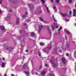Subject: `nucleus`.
Here are the masks:
<instances>
[{"label": "nucleus", "mask_w": 76, "mask_h": 76, "mask_svg": "<svg viewBox=\"0 0 76 76\" xmlns=\"http://www.w3.org/2000/svg\"><path fill=\"white\" fill-rule=\"evenodd\" d=\"M57 23H54V25H52V30H54V28H55V27L54 26H56V28H58V27L57 26Z\"/></svg>", "instance_id": "1"}, {"label": "nucleus", "mask_w": 76, "mask_h": 76, "mask_svg": "<svg viewBox=\"0 0 76 76\" xmlns=\"http://www.w3.org/2000/svg\"><path fill=\"white\" fill-rule=\"evenodd\" d=\"M29 6L31 9V11L34 10V6L32 4H29Z\"/></svg>", "instance_id": "2"}, {"label": "nucleus", "mask_w": 76, "mask_h": 76, "mask_svg": "<svg viewBox=\"0 0 76 76\" xmlns=\"http://www.w3.org/2000/svg\"><path fill=\"white\" fill-rule=\"evenodd\" d=\"M50 63H52L53 67H55V66H56L57 65V64H54V63H53V61L52 60H50Z\"/></svg>", "instance_id": "3"}, {"label": "nucleus", "mask_w": 76, "mask_h": 76, "mask_svg": "<svg viewBox=\"0 0 76 76\" xmlns=\"http://www.w3.org/2000/svg\"><path fill=\"white\" fill-rule=\"evenodd\" d=\"M43 28V26L40 25L39 26V28L38 31L39 32H40V31H41V29H42Z\"/></svg>", "instance_id": "4"}, {"label": "nucleus", "mask_w": 76, "mask_h": 76, "mask_svg": "<svg viewBox=\"0 0 76 76\" xmlns=\"http://www.w3.org/2000/svg\"><path fill=\"white\" fill-rule=\"evenodd\" d=\"M25 14L26 15H23L22 16V17L23 18H26V15H28V12H25Z\"/></svg>", "instance_id": "5"}, {"label": "nucleus", "mask_w": 76, "mask_h": 76, "mask_svg": "<svg viewBox=\"0 0 76 76\" xmlns=\"http://www.w3.org/2000/svg\"><path fill=\"white\" fill-rule=\"evenodd\" d=\"M10 15H9L7 17V18H6V20H10Z\"/></svg>", "instance_id": "6"}, {"label": "nucleus", "mask_w": 76, "mask_h": 76, "mask_svg": "<svg viewBox=\"0 0 76 76\" xmlns=\"http://www.w3.org/2000/svg\"><path fill=\"white\" fill-rule=\"evenodd\" d=\"M0 29H1V30H2V31H3V32H4L5 30V29H4V27L0 26Z\"/></svg>", "instance_id": "7"}, {"label": "nucleus", "mask_w": 76, "mask_h": 76, "mask_svg": "<svg viewBox=\"0 0 76 76\" xmlns=\"http://www.w3.org/2000/svg\"><path fill=\"white\" fill-rule=\"evenodd\" d=\"M73 16H75V15L76 13V9L73 10Z\"/></svg>", "instance_id": "8"}, {"label": "nucleus", "mask_w": 76, "mask_h": 76, "mask_svg": "<svg viewBox=\"0 0 76 76\" xmlns=\"http://www.w3.org/2000/svg\"><path fill=\"white\" fill-rule=\"evenodd\" d=\"M61 60L62 63H64V64H66V62H65V59H64L63 58H62Z\"/></svg>", "instance_id": "9"}, {"label": "nucleus", "mask_w": 76, "mask_h": 76, "mask_svg": "<svg viewBox=\"0 0 76 76\" xmlns=\"http://www.w3.org/2000/svg\"><path fill=\"white\" fill-rule=\"evenodd\" d=\"M41 75L42 76H44L45 75V71L42 72L41 73Z\"/></svg>", "instance_id": "10"}, {"label": "nucleus", "mask_w": 76, "mask_h": 76, "mask_svg": "<svg viewBox=\"0 0 76 76\" xmlns=\"http://www.w3.org/2000/svg\"><path fill=\"white\" fill-rule=\"evenodd\" d=\"M7 50H9V51H12L13 50V48H7Z\"/></svg>", "instance_id": "11"}, {"label": "nucleus", "mask_w": 76, "mask_h": 76, "mask_svg": "<svg viewBox=\"0 0 76 76\" xmlns=\"http://www.w3.org/2000/svg\"><path fill=\"white\" fill-rule=\"evenodd\" d=\"M61 15H62L64 17L65 16H66L67 14L66 13L63 14V13H61Z\"/></svg>", "instance_id": "12"}, {"label": "nucleus", "mask_w": 76, "mask_h": 76, "mask_svg": "<svg viewBox=\"0 0 76 76\" xmlns=\"http://www.w3.org/2000/svg\"><path fill=\"white\" fill-rule=\"evenodd\" d=\"M19 19L18 18H17V21L16 22V24L17 25V24H18L19 23Z\"/></svg>", "instance_id": "13"}, {"label": "nucleus", "mask_w": 76, "mask_h": 76, "mask_svg": "<svg viewBox=\"0 0 76 76\" xmlns=\"http://www.w3.org/2000/svg\"><path fill=\"white\" fill-rule=\"evenodd\" d=\"M53 9H54L55 12H57V9H56V6H53Z\"/></svg>", "instance_id": "14"}, {"label": "nucleus", "mask_w": 76, "mask_h": 76, "mask_svg": "<svg viewBox=\"0 0 76 76\" xmlns=\"http://www.w3.org/2000/svg\"><path fill=\"white\" fill-rule=\"evenodd\" d=\"M5 64H4V62H2V67H4L5 66Z\"/></svg>", "instance_id": "15"}, {"label": "nucleus", "mask_w": 76, "mask_h": 76, "mask_svg": "<svg viewBox=\"0 0 76 76\" xmlns=\"http://www.w3.org/2000/svg\"><path fill=\"white\" fill-rule=\"evenodd\" d=\"M49 31V33L50 34H51V30H50V27H47Z\"/></svg>", "instance_id": "16"}, {"label": "nucleus", "mask_w": 76, "mask_h": 76, "mask_svg": "<svg viewBox=\"0 0 76 76\" xmlns=\"http://www.w3.org/2000/svg\"><path fill=\"white\" fill-rule=\"evenodd\" d=\"M34 35L35 34L34 33H31L30 34V36H31V37H32V36H34Z\"/></svg>", "instance_id": "17"}, {"label": "nucleus", "mask_w": 76, "mask_h": 76, "mask_svg": "<svg viewBox=\"0 0 76 76\" xmlns=\"http://www.w3.org/2000/svg\"><path fill=\"white\" fill-rule=\"evenodd\" d=\"M51 45H50V46H48V48L49 50H51Z\"/></svg>", "instance_id": "18"}, {"label": "nucleus", "mask_w": 76, "mask_h": 76, "mask_svg": "<svg viewBox=\"0 0 76 76\" xmlns=\"http://www.w3.org/2000/svg\"><path fill=\"white\" fill-rule=\"evenodd\" d=\"M25 73L27 75H29V72H25Z\"/></svg>", "instance_id": "19"}, {"label": "nucleus", "mask_w": 76, "mask_h": 76, "mask_svg": "<svg viewBox=\"0 0 76 76\" xmlns=\"http://www.w3.org/2000/svg\"><path fill=\"white\" fill-rule=\"evenodd\" d=\"M66 32L67 34H70V32H69V31L68 30H67L66 31Z\"/></svg>", "instance_id": "20"}, {"label": "nucleus", "mask_w": 76, "mask_h": 76, "mask_svg": "<svg viewBox=\"0 0 76 76\" xmlns=\"http://www.w3.org/2000/svg\"><path fill=\"white\" fill-rule=\"evenodd\" d=\"M39 44L41 46H42V45H44V44L43 43H40Z\"/></svg>", "instance_id": "21"}, {"label": "nucleus", "mask_w": 76, "mask_h": 76, "mask_svg": "<svg viewBox=\"0 0 76 76\" xmlns=\"http://www.w3.org/2000/svg\"><path fill=\"white\" fill-rule=\"evenodd\" d=\"M56 2L57 4H58V3H59V0H56Z\"/></svg>", "instance_id": "22"}, {"label": "nucleus", "mask_w": 76, "mask_h": 76, "mask_svg": "<svg viewBox=\"0 0 76 76\" xmlns=\"http://www.w3.org/2000/svg\"><path fill=\"white\" fill-rule=\"evenodd\" d=\"M72 11H69V15H72Z\"/></svg>", "instance_id": "23"}, {"label": "nucleus", "mask_w": 76, "mask_h": 76, "mask_svg": "<svg viewBox=\"0 0 76 76\" xmlns=\"http://www.w3.org/2000/svg\"><path fill=\"white\" fill-rule=\"evenodd\" d=\"M46 9L48 12H50V11H49V10L48 8V7H46Z\"/></svg>", "instance_id": "24"}, {"label": "nucleus", "mask_w": 76, "mask_h": 76, "mask_svg": "<svg viewBox=\"0 0 76 76\" xmlns=\"http://www.w3.org/2000/svg\"><path fill=\"white\" fill-rule=\"evenodd\" d=\"M69 3H72V0H69Z\"/></svg>", "instance_id": "25"}, {"label": "nucleus", "mask_w": 76, "mask_h": 76, "mask_svg": "<svg viewBox=\"0 0 76 76\" xmlns=\"http://www.w3.org/2000/svg\"><path fill=\"white\" fill-rule=\"evenodd\" d=\"M62 29V28L61 27H60V28H59V29H58L59 31H61V30Z\"/></svg>", "instance_id": "26"}, {"label": "nucleus", "mask_w": 76, "mask_h": 76, "mask_svg": "<svg viewBox=\"0 0 76 76\" xmlns=\"http://www.w3.org/2000/svg\"><path fill=\"white\" fill-rule=\"evenodd\" d=\"M40 20L41 21H43V19H42L41 17L40 18Z\"/></svg>", "instance_id": "27"}, {"label": "nucleus", "mask_w": 76, "mask_h": 76, "mask_svg": "<svg viewBox=\"0 0 76 76\" xmlns=\"http://www.w3.org/2000/svg\"><path fill=\"white\" fill-rule=\"evenodd\" d=\"M41 1H42V3H43V4H44L45 3L44 1L43 0H41Z\"/></svg>", "instance_id": "28"}, {"label": "nucleus", "mask_w": 76, "mask_h": 76, "mask_svg": "<svg viewBox=\"0 0 76 76\" xmlns=\"http://www.w3.org/2000/svg\"><path fill=\"white\" fill-rule=\"evenodd\" d=\"M26 66V64H25L23 66V68H25Z\"/></svg>", "instance_id": "29"}, {"label": "nucleus", "mask_w": 76, "mask_h": 76, "mask_svg": "<svg viewBox=\"0 0 76 76\" xmlns=\"http://www.w3.org/2000/svg\"><path fill=\"white\" fill-rule=\"evenodd\" d=\"M49 76H54V75L53 74H50Z\"/></svg>", "instance_id": "30"}, {"label": "nucleus", "mask_w": 76, "mask_h": 76, "mask_svg": "<svg viewBox=\"0 0 76 76\" xmlns=\"http://www.w3.org/2000/svg\"><path fill=\"white\" fill-rule=\"evenodd\" d=\"M53 20L55 22L57 23V21L55 19V18H53Z\"/></svg>", "instance_id": "31"}, {"label": "nucleus", "mask_w": 76, "mask_h": 76, "mask_svg": "<svg viewBox=\"0 0 76 76\" xmlns=\"http://www.w3.org/2000/svg\"><path fill=\"white\" fill-rule=\"evenodd\" d=\"M39 56H41V53L39 52Z\"/></svg>", "instance_id": "32"}, {"label": "nucleus", "mask_w": 76, "mask_h": 76, "mask_svg": "<svg viewBox=\"0 0 76 76\" xmlns=\"http://www.w3.org/2000/svg\"><path fill=\"white\" fill-rule=\"evenodd\" d=\"M66 56H69V53H66Z\"/></svg>", "instance_id": "33"}, {"label": "nucleus", "mask_w": 76, "mask_h": 76, "mask_svg": "<svg viewBox=\"0 0 76 76\" xmlns=\"http://www.w3.org/2000/svg\"><path fill=\"white\" fill-rule=\"evenodd\" d=\"M42 68V66H41L39 67V69H41Z\"/></svg>", "instance_id": "34"}, {"label": "nucleus", "mask_w": 76, "mask_h": 76, "mask_svg": "<svg viewBox=\"0 0 76 76\" xmlns=\"http://www.w3.org/2000/svg\"><path fill=\"white\" fill-rule=\"evenodd\" d=\"M45 66L46 67H47V66H48V64H45Z\"/></svg>", "instance_id": "35"}, {"label": "nucleus", "mask_w": 76, "mask_h": 76, "mask_svg": "<svg viewBox=\"0 0 76 76\" xmlns=\"http://www.w3.org/2000/svg\"><path fill=\"white\" fill-rule=\"evenodd\" d=\"M2 59H3V60L4 61L5 60V59H4V58H2Z\"/></svg>", "instance_id": "36"}, {"label": "nucleus", "mask_w": 76, "mask_h": 76, "mask_svg": "<svg viewBox=\"0 0 76 76\" xmlns=\"http://www.w3.org/2000/svg\"><path fill=\"white\" fill-rule=\"evenodd\" d=\"M10 12H12V10H10Z\"/></svg>", "instance_id": "37"}, {"label": "nucleus", "mask_w": 76, "mask_h": 76, "mask_svg": "<svg viewBox=\"0 0 76 76\" xmlns=\"http://www.w3.org/2000/svg\"><path fill=\"white\" fill-rule=\"evenodd\" d=\"M66 21H69V20H68V19H66Z\"/></svg>", "instance_id": "38"}, {"label": "nucleus", "mask_w": 76, "mask_h": 76, "mask_svg": "<svg viewBox=\"0 0 76 76\" xmlns=\"http://www.w3.org/2000/svg\"><path fill=\"white\" fill-rule=\"evenodd\" d=\"M2 2V0H1L0 1V4H1V3Z\"/></svg>", "instance_id": "39"}, {"label": "nucleus", "mask_w": 76, "mask_h": 76, "mask_svg": "<svg viewBox=\"0 0 76 76\" xmlns=\"http://www.w3.org/2000/svg\"><path fill=\"white\" fill-rule=\"evenodd\" d=\"M23 26H25L26 25V23H24L23 24Z\"/></svg>", "instance_id": "40"}, {"label": "nucleus", "mask_w": 76, "mask_h": 76, "mask_svg": "<svg viewBox=\"0 0 76 76\" xmlns=\"http://www.w3.org/2000/svg\"><path fill=\"white\" fill-rule=\"evenodd\" d=\"M62 50H59V52H61Z\"/></svg>", "instance_id": "41"}, {"label": "nucleus", "mask_w": 76, "mask_h": 76, "mask_svg": "<svg viewBox=\"0 0 76 76\" xmlns=\"http://www.w3.org/2000/svg\"><path fill=\"white\" fill-rule=\"evenodd\" d=\"M11 76H15V75H13V74H12L11 75Z\"/></svg>", "instance_id": "42"}, {"label": "nucleus", "mask_w": 76, "mask_h": 76, "mask_svg": "<svg viewBox=\"0 0 76 76\" xmlns=\"http://www.w3.org/2000/svg\"><path fill=\"white\" fill-rule=\"evenodd\" d=\"M26 52H28V50H26Z\"/></svg>", "instance_id": "43"}, {"label": "nucleus", "mask_w": 76, "mask_h": 76, "mask_svg": "<svg viewBox=\"0 0 76 76\" xmlns=\"http://www.w3.org/2000/svg\"><path fill=\"white\" fill-rule=\"evenodd\" d=\"M41 13V11H40L39 12V13Z\"/></svg>", "instance_id": "44"}, {"label": "nucleus", "mask_w": 76, "mask_h": 76, "mask_svg": "<svg viewBox=\"0 0 76 76\" xmlns=\"http://www.w3.org/2000/svg\"><path fill=\"white\" fill-rule=\"evenodd\" d=\"M44 50H45V49H43V52H45V51H44Z\"/></svg>", "instance_id": "45"}, {"label": "nucleus", "mask_w": 76, "mask_h": 76, "mask_svg": "<svg viewBox=\"0 0 76 76\" xmlns=\"http://www.w3.org/2000/svg\"><path fill=\"white\" fill-rule=\"evenodd\" d=\"M20 33H22V31L21 30H20Z\"/></svg>", "instance_id": "46"}, {"label": "nucleus", "mask_w": 76, "mask_h": 76, "mask_svg": "<svg viewBox=\"0 0 76 76\" xmlns=\"http://www.w3.org/2000/svg\"><path fill=\"white\" fill-rule=\"evenodd\" d=\"M50 1H51V2H53V0H50Z\"/></svg>", "instance_id": "47"}, {"label": "nucleus", "mask_w": 76, "mask_h": 76, "mask_svg": "<svg viewBox=\"0 0 76 76\" xmlns=\"http://www.w3.org/2000/svg\"><path fill=\"white\" fill-rule=\"evenodd\" d=\"M0 13H1V11L0 10Z\"/></svg>", "instance_id": "48"}, {"label": "nucleus", "mask_w": 76, "mask_h": 76, "mask_svg": "<svg viewBox=\"0 0 76 76\" xmlns=\"http://www.w3.org/2000/svg\"><path fill=\"white\" fill-rule=\"evenodd\" d=\"M30 20H28V22H29V21H30Z\"/></svg>", "instance_id": "49"}, {"label": "nucleus", "mask_w": 76, "mask_h": 76, "mask_svg": "<svg viewBox=\"0 0 76 76\" xmlns=\"http://www.w3.org/2000/svg\"><path fill=\"white\" fill-rule=\"evenodd\" d=\"M4 76H7V75H6V74H5Z\"/></svg>", "instance_id": "50"}, {"label": "nucleus", "mask_w": 76, "mask_h": 76, "mask_svg": "<svg viewBox=\"0 0 76 76\" xmlns=\"http://www.w3.org/2000/svg\"><path fill=\"white\" fill-rule=\"evenodd\" d=\"M74 25L75 26H76V23H75Z\"/></svg>", "instance_id": "51"}, {"label": "nucleus", "mask_w": 76, "mask_h": 76, "mask_svg": "<svg viewBox=\"0 0 76 76\" xmlns=\"http://www.w3.org/2000/svg\"><path fill=\"white\" fill-rule=\"evenodd\" d=\"M36 75H38V73H36Z\"/></svg>", "instance_id": "52"}, {"label": "nucleus", "mask_w": 76, "mask_h": 76, "mask_svg": "<svg viewBox=\"0 0 76 76\" xmlns=\"http://www.w3.org/2000/svg\"><path fill=\"white\" fill-rule=\"evenodd\" d=\"M75 8L76 9V4L75 5Z\"/></svg>", "instance_id": "53"}, {"label": "nucleus", "mask_w": 76, "mask_h": 76, "mask_svg": "<svg viewBox=\"0 0 76 76\" xmlns=\"http://www.w3.org/2000/svg\"><path fill=\"white\" fill-rule=\"evenodd\" d=\"M65 38H66V39H67V37H65Z\"/></svg>", "instance_id": "54"}, {"label": "nucleus", "mask_w": 76, "mask_h": 76, "mask_svg": "<svg viewBox=\"0 0 76 76\" xmlns=\"http://www.w3.org/2000/svg\"><path fill=\"white\" fill-rule=\"evenodd\" d=\"M31 0V1H34V0Z\"/></svg>", "instance_id": "55"}, {"label": "nucleus", "mask_w": 76, "mask_h": 76, "mask_svg": "<svg viewBox=\"0 0 76 76\" xmlns=\"http://www.w3.org/2000/svg\"><path fill=\"white\" fill-rule=\"evenodd\" d=\"M53 18H54V15H53Z\"/></svg>", "instance_id": "56"}, {"label": "nucleus", "mask_w": 76, "mask_h": 76, "mask_svg": "<svg viewBox=\"0 0 76 76\" xmlns=\"http://www.w3.org/2000/svg\"><path fill=\"white\" fill-rule=\"evenodd\" d=\"M45 6H46V5H45Z\"/></svg>", "instance_id": "57"}, {"label": "nucleus", "mask_w": 76, "mask_h": 76, "mask_svg": "<svg viewBox=\"0 0 76 76\" xmlns=\"http://www.w3.org/2000/svg\"><path fill=\"white\" fill-rule=\"evenodd\" d=\"M0 60H1V59L0 58Z\"/></svg>", "instance_id": "58"}, {"label": "nucleus", "mask_w": 76, "mask_h": 76, "mask_svg": "<svg viewBox=\"0 0 76 76\" xmlns=\"http://www.w3.org/2000/svg\"><path fill=\"white\" fill-rule=\"evenodd\" d=\"M14 3H15V2H14Z\"/></svg>", "instance_id": "59"}]
</instances>
